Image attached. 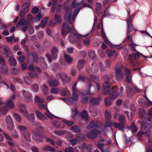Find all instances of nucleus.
<instances>
[{
	"mask_svg": "<svg viewBox=\"0 0 152 152\" xmlns=\"http://www.w3.org/2000/svg\"><path fill=\"white\" fill-rule=\"evenodd\" d=\"M110 86L111 85L108 81H105L103 85V94L104 95L109 94L110 99L113 100L118 96L119 94L117 93L118 89L117 86L113 87L112 90L110 91L109 89Z\"/></svg>",
	"mask_w": 152,
	"mask_h": 152,
	"instance_id": "f257e3e1",
	"label": "nucleus"
},
{
	"mask_svg": "<svg viewBox=\"0 0 152 152\" xmlns=\"http://www.w3.org/2000/svg\"><path fill=\"white\" fill-rule=\"evenodd\" d=\"M36 135L33 137V139L36 141L40 142H43L44 139H46L48 141L50 142V144L53 146L55 145L54 140L51 139L47 138L46 136L43 133H40L38 132H35Z\"/></svg>",
	"mask_w": 152,
	"mask_h": 152,
	"instance_id": "f03ea898",
	"label": "nucleus"
},
{
	"mask_svg": "<svg viewBox=\"0 0 152 152\" xmlns=\"http://www.w3.org/2000/svg\"><path fill=\"white\" fill-rule=\"evenodd\" d=\"M78 80L81 81L83 82H87L89 83L87 86V90H84L83 92L81 94L82 95H85L87 94L92 95L90 92V88L91 86V79L88 77H84L81 75L79 76Z\"/></svg>",
	"mask_w": 152,
	"mask_h": 152,
	"instance_id": "7ed1b4c3",
	"label": "nucleus"
},
{
	"mask_svg": "<svg viewBox=\"0 0 152 152\" xmlns=\"http://www.w3.org/2000/svg\"><path fill=\"white\" fill-rule=\"evenodd\" d=\"M115 76L118 80H121L124 77V73L122 72V66L120 63H117L115 68Z\"/></svg>",
	"mask_w": 152,
	"mask_h": 152,
	"instance_id": "20e7f679",
	"label": "nucleus"
},
{
	"mask_svg": "<svg viewBox=\"0 0 152 152\" xmlns=\"http://www.w3.org/2000/svg\"><path fill=\"white\" fill-rule=\"evenodd\" d=\"M66 2L64 3V9L66 11L64 16V18L66 20H69V24H72V22L71 19V9L70 8V6L66 5Z\"/></svg>",
	"mask_w": 152,
	"mask_h": 152,
	"instance_id": "39448f33",
	"label": "nucleus"
},
{
	"mask_svg": "<svg viewBox=\"0 0 152 152\" xmlns=\"http://www.w3.org/2000/svg\"><path fill=\"white\" fill-rule=\"evenodd\" d=\"M18 128L20 131L21 135L27 141H29L30 139L29 137V134L26 127L24 126H18Z\"/></svg>",
	"mask_w": 152,
	"mask_h": 152,
	"instance_id": "423d86ee",
	"label": "nucleus"
},
{
	"mask_svg": "<svg viewBox=\"0 0 152 152\" xmlns=\"http://www.w3.org/2000/svg\"><path fill=\"white\" fill-rule=\"evenodd\" d=\"M62 27L63 28L62 29L61 32L64 37L68 32L72 33L73 29H74L73 27L72 28L69 27L67 23H63Z\"/></svg>",
	"mask_w": 152,
	"mask_h": 152,
	"instance_id": "0eeeda50",
	"label": "nucleus"
},
{
	"mask_svg": "<svg viewBox=\"0 0 152 152\" xmlns=\"http://www.w3.org/2000/svg\"><path fill=\"white\" fill-rule=\"evenodd\" d=\"M100 131L99 130L94 129L88 133L87 135L88 137L93 139L97 137L98 135L100 134Z\"/></svg>",
	"mask_w": 152,
	"mask_h": 152,
	"instance_id": "6e6552de",
	"label": "nucleus"
},
{
	"mask_svg": "<svg viewBox=\"0 0 152 152\" xmlns=\"http://www.w3.org/2000/svg\"><path fill=\"white\" fill-rule=\"evenodd\" d=\"M59 76L64 83H68L71 81V77L65 73H59Z\"/></svg>",
	"mask_w": 152,
	"mask_h": 152,
	"instance_id": "1a4fd4ad",
	"label": "nucleus"
},
{
	"mask_svg": "<svg viewBox=\"0 0 152 152\" xmlns=\"http://www.w3.org/2000/svg\"><path fill=\"white\" fill-rule=\"evenodd\" d=\"M28 70L31 71L32 72L29 73V75L31 77H34L37 78L39 77L38 74L37 72H35L33 71L35 69L34 66L32 64H31L28 68Z\"/></svg>",
	"mask_w": 152,
	"mask_h": 152,
	"instance_id": "9d476101",
	"label": "nucleus"
},
{
	"mask_svg": "<svg viewBox=\"0 0 152 152\" xmlns=\"http://www.w3.org/2000/svg\"><path fill=\"white\" fill-rule=\"evenodd\" d=\"M90 77L91 79V82H94L96 83L98 91L100 90L101 89V86L98 83L99 80V77L93 74H91L90 76Z\"/></svg>",
	"mask_w": 152,
	"mask_h": 152,
	"instance_id": "9b49d317",
	"label": "nucleus"
},
{
	"mask_svg": "<svg viewBox=\"0 0 152 152\" xmlns=\"http://www.w3.org/2000/svg\"><path fill=\"white\" fill-rule=\"evenodd\" d=\"M125 73L126 75V80L128 83H130L132 82V76H131V72L130 70L126 67L124 68Z\"/></svg>",
	"mask_w": 152,
	"mask_h": 152,
	"instance_id": "f8f14e48",
	"label": "nucleus"
},
{
	"mask_svg": "<svg viewBox=\"0 0 152 152\" xmlns=\"http://www.w3.org/2000/svg\"><path fill=\"white\" fill-rule=\"evenodd\" d=\"M31 24L27 21L26 18L23 17L20 18L17 25V26L18 27V25L21 26H27V25H30Z\"/></svg>",
	"mask_w": 152,
	"mask_h": 152,
	"instance_id": "ddd939ff",
	"label": "nucleus"
},
{
	"mask_svg": "<svg viewBox=\"0 0 152 152\" xmlns=\"http://www.w3.org/2000/svg\"><path fill=\"white\" fill-rule=\"evenodd\" d=\"M22 95L25 97L26 99L28 101V102H30L32 101V96L28 91L23 90L22 91Z\"/></svg>",
	"mask_w": 152,
	"mask_h": 152,
	"instance_id": "4468645a",
	"label": "nucleus"
},
{
	"mask_svg": "<svg viewBox=\"0 0 152 152\" xmlns=\"http://www.w3.org/2000/svg\"><path fill=\"white\" fill-rule=\"evenodd\" d=\"M98 67L96 63L94 62L89 67V70L93 73H96L98 70Z\"/></svg>",
	"mask_w": 152,
	"mask_h": 152,
	"instance_id": "2eb2a0df",
	"label": "nucleus"
},
{
	"mask_svg": "<svg viewBox=\"0 0 152 152\" xmlns=\"http://www.w3.org/2000/svg\"><path fill=\"white\" fill-rule=\"evenodd\" d=\"M113 125L114 127L117 129L124 132V129L125 128V124L120 123H118L116 122L113 123Z\"/></svg>",
	"mask_w": 152,
	"mask_h": 152,
	"instance_id": "dca6fc26",
	"label": "nucleus"
},
{
	"mask_svg": "<svg viewBox=\"0 0 152 152\" xmlns=\"http://www.w3.org/2000/svg\"><path fill=\"white\" fill-rule=\"evenodd\" d=\"M81 118L82 120L86 122L88 121V117L87 112L85 110H83L81 113Z\"/></svg>",
	"mask_w": 152,
	"mask_h": 152,
	"instance_id": "f3484780",
	"label": "nucleus"
},
{
	"mask_svg": "<svg viewBox=\"0 0 152 152\" xmlns=\"http://www.w3.org/2000/svg\"><path fill=\"white\" fill-rule=\"evenodd\" d=\"M30 6V4L28 2H25L22 5V9L23 12L25 13H27L29 10Z\"/></svg>",
	"mask_w": 152,
	"mask_h": 152,
	"instance_id": "a211bd4d",
	"label": "nucleus"
},
{
	"mask_svg": "<svg viewBox=\"0 0 152 152\" xmlns=\"http://www.w3.org/2000/svg\"><path fill=\"white\" fill-rule=\"evenodd\" d=\"M50 86L51 87H56L58 86L59 83L58 81L56 80L50 79L48 81Z\"/></svg>",
	"mask_w": 152,
	"mask_h": 152,
	"instance_id": "6ab92c4d",
	"label": "nucleus"
},
{
	"mask_svg": "<svg viewBox=\"0 0 152 152\" xmlns=\"http://www.w3.org/2000/svg\"><path fill=\"white\" fill-rule=\"evenodd\" d=\"M61 93L62 96H68L70 94V92L67 88H64L61 90Z\"/></svg>",
	"mask_w": 152,
	"mask_h": 152,
	"instance_id": "aec40b11",
	"label": "nucleus"
},
{
	"mask_svg": "<svg viewBox=\"0 0 152 152\" xmlns=\"http://www.w3.org/2000/svg\"><path fill=\"white\" fill-rule=\"evenodd\" d=\"M127 129L131 131L132 133L136 132L138 131V128L135 125V124L134 122H132L131 124V127H127Z\"/></svg>",
	"mask_w": 152,
	"mask_h": 152,
	"instance_id": "412c9836",
	"label": "nucleus"
},
{
	"mask_svg": "<svg viewBox=\"0 0 152 152\" xmlns=\"http://www.w3.org/2000/svg\"><path fill=\"white\" fill-rule=\"evenodd\" d=\"M106 52L109 57H111L115 55H116V56L117 54V53H116V52L115 50H110L108 48H107L106 50Z\"/></svg>",
	"mask_w": 152,
	"mask_h": 152,
	"instance_id": "4be33fe9",
	"label": "nucleus"
},
{
	"mask_svg": "<svg viewBox=\"0 0 152 152\" xmlns=\"http://www.w3.org/2000/svg\"><path fill=\"white\" fill-rule=\"evenodd\" d=\"M102 7V5L100 3L98 2L96 3L95 12L96 14H100V11Z\"/></svg>",
	"mask_w": 152,
	"mask_h": 152,
	"instance_id": "5701e85b",
	"label": "nucleus"
},
{
	"mask_svg": "<svg viewBox=\"0 0 152 152\" xmlns=\"http://www.w3.org/2000/svg\"><path fill=\"white\" fill-rule=\"evenodd\" d=\"M51 54L53 59L55 60L57 56V53L58 52L57 48H52L51 49Z\"/></svg>",
	"mask_w": 152,
	"mask_h": 152,
	"instance_id": "b1692460",
	"label": "nucleus"
},
{
	"mask_svg": "<svg viewBox=\"0 0 152 152\" xmlns=\"http://www.w3.org/2000/svg\"><path fill=\"white\" fill-rule=\"evenodd\" d=\"M4 54L5 55L6 57L8 58L12 54V52L10 50V48H4Z\"/></svg>",
	"mask_w": 152,
	"mask_h": 152,
	"instance_id": "393cba45",
	"label": "nucleus"
},
{
	"mask_svg": "<svg viewBox=\"0 0 152 152\" xmlns=\"http://www.w3.org/2000/svg\"><path fill=\"white\" fill-rule=\"evenodd\" d=\"M39 63L41 67L44 69H46L47 67V64L44 61V58L41 57L40 58Z\"/></svg>",
	"mask_w": 152,
	"mask_h": 152,
	"instance_id": "a878e982",
	"label": "nucleus"
},
{
	"mask_svg": "<svg viewBox=\"0 0 152 152\" xmlns=\"http://www.w3.org/2000/svg\"><path fill=\"white\" fill-rule=\"evenodd\" d=\"M140 54H142L138 52H137L135 54H132V55H129V57L132 61L134 58L135 59L139 58L141 56Z\"/></svg>",
	"mask_w": 152,
	"mask_h": 152,
	"instance_id": "bb28decb",
	"label": "nucleus"
},
{
	"mask_svg": "<svg viewBox=\"0 0 152 152\" xmlns=\"http://www.w3.org/2000/svg\"><path fill=\"white\" fill-rule=\"evenodd\" d=\"M36 113L37 117L40 119L42 120H45L47 118L45 115L41 112L39 111H36Z\"/></svg>",
	"mask_w": 152,
	"mask_h": 152,
	"instance_id": "cd10ccee",
	"label": "nucleus"
},
{
	"mask_svg": "<svg viewBox=\"0 0 152 152\" xmlns=\"http://www.w3.org/2000/svg\"><path fill=\"white\" fill-rule=\"evenodd\" d=\"M10 64L12 66H15L17 64V61L15 57L12 56H11L9 60Z\"/></svg>",
	"mask_w": 152,
	"mask_h": 152,
	"instance_id": "c85d7f7f",
	"label": "nucleus"
},
{
	"mask_svg": "<svg viewBox=\"0 0 152 152\" xmlns=\"http://www.w3.org/2000/svg\"><path fill=\"white\" fill-rule=\"evenodd\" d=\"M52 123L53 125L56 127L59 128H62L63 127L62 123L60 121H55Z\"/></svg>",
	"mask_w": 152,
	"mask_h": 152,
	"instance_id": "c756f323",
	"label": "nucleus"
},
{
	"mask_svg": "<svg viewBox=\"0 0 152 152\" xmlns=\"http://www.w3.org/2000/svg\"><path fill=\"white\" fill-rule=\"evenodd\" d=\"M7 106L8 108L12 109L13 108L14 106V104L13 102L11 100V99L7 100L6 102Z\"/></svg>",
	"mask_w": 152,
	"mask_h": 152,
	"instance_id": "7c9ffc66",
	"label": "nucleus"
},
{
	"mask_svg": "<svg viewBox=\"0 0 152 152\" xmlns=\"http://www.w3.org/2000/svg\"><path fill=\"white\" fill-rule=\"evenodd\" d=\"M88 55L92 59H94L96 58V55L94 51L90 49L88 51Z\"/></svg>",
	"mask_w": 152,
	"mask_h": 152,
	"instance_id": "2f4dec72",
	"label": "nucleus"
},
{
	"mask_svg": "<svg viewBox=\"0 0 152 152\" xmlns=\"http://www.w3.org/2000/svg\"><path fill=\"white\" fill-rule=\"evenodd\" d=\"M100 99L99 96H98L97 98H93L91 100V103L94 104H97L99 103Z\"/></svg>",
	"mask_w": 152,
	"mask_h": 152,
	"instance_id": "473e14b6",
	"label": "nucleus"
},
{
	"mask_svg": "<svg viewBox=\"0 0 152 152\" xmlns=\"http://www.w3.org/2000/svg\"><path fill=\"white\" fill-rule=\"evenodd\" d=\"M85 62V61L83 60H80L78 62L77 67L79 69H82L83 68Z\"/></svg>",
	"mask_w": 152,
	"mask_h": 152,
	"instance_id": "72a5a7b5",
	"label": "nucleus"
},
{
	"mask_svg": "<svg viewBox=\"0 0 152 152\" xmlns=\"http://www.w3.org/2000/svg\"><path fill=\"white\" fill-rule=\"evenodd\" d=\"M8 107L7 106H1L0 107V110L1 113L3 114L6 113L9 110Z\"/></svg>",
	"mask_w": 152,
	"mask_h": 152,
	"instance_id": "f704fd0d",
	"label": "nucleus"
},
{
	"mask_svg": "<svg viewBox=\"0 0 152 152\" xmlns=\"http://www.w3.org/2000/svg\"><path fill=\"white\" fill-rule=\"evenodd\" d=\"M64 57L65 60L68 63H71L72 59V58L68 55L64 53Z\"/></svg>",
	"mask_w": 152,
	"mask_h": 152,
	"instance_id": "c9c22d12",
	"label": "nucleus"
},
{
	"mask_svg": "<svg viewBox=\"0 0 152 152\" xmlns=\"http://www.w3.org/2000/svg\"><path fill=\"white\" fill-rule=\"evenodd\" d=\"M48 17H45L44 19L42 20L40 26L42 28H44L47 22Z\"/></svg>",
	"mask_w": 152,
	"mask_h": 152,
	"instance_id": "e433bc0d",
	"label": "nucleus"
},
{
	"mask_svg": "<svg viewBox=\"0 0 152 152\" xmlns=\"http://www.w3.org/2000/svg\"><path fill=\"white\" fill-rule=\"evenodd\" d=\"M105 124L104 127L105 128L110 127L112 126V124L110 119H106L105 122Z\"/></svg>",
	"mask_w": 152,
	"mask_h": 152,
	"instance_id": "4c0bfd02",
	"label": "nucleus"
},
{
	"mask_svg": "<svg viewBox=\"0 0 152 152\" xmlns=\"http://www.w3.org/2000/svg\"><path fill=\"white\" fill-rule=\"evenodd\" d=\"M27 118L31 122H34L35 119L34 114L32 113L30 115H28L27 117Z\"/></svg>",
	"mask_w": 152,
	"mask_h": 152,
	"instance_id": "58836bf2",
	"label": "nucleus"
},
{
	"mask_svg": "<svg viewBox=\"0 0 152 152\" xmlns=\"http://www.w3.org/2000/svg\"><path fill=\"white\" fill-rule=\"evenodd\" d=\"M46 111L47 113H45V114L49 118H52L53 117H55L57 118H59L56 116L54 115L53 114L50 113V112L48 109L47 108L46 109Z\"/></svg>",
	"mask_w": 152,
	"mask_h": 152,
	"instance_id": "ea45409f",
	"label": "nucleus"
},
{
	"mask_svg": "<svg viewBox=\"0 0 152 152\" xmlns=\"http://www.w3.org/2000/svg\"><path fill=\"white\" fill-rule=\"evenodd\" d=\"M71 130L75 132H80L81 131L80 129L77 125H75L72 127Z\"/></svg>",
	"mask_w": 152,
	"mask_h": 152,
	"instance_id": "a19ab883",
	"label": "nucleus"
},
{
	"mask_svg": "<svg viewBox=\"0 0 152 152\" xmlns=\"http://www.w3.org/2000/svg\"><path fill=\"white\" fill-rule=\"evenodd\" d=\"M126 121L125 117L124 115H121L119 116V121L120 123L125 124L124 123Z\"/></svg>",
	"mask_w": 152,
	"mask_h": 152,
	"instance_id": "79ce46f5",
	"label": "nucleus"
},
{
	"mask_svg": "<svg viewBox=\"0 0 152 152\" xmlns=\"http://www.w3.org/2000/svg\"><path fill=\"white\" fill-rule=\"evenodd\" d=\"M24 80L25 83L27 85L30 84L32 81L31 78L29 76H27L24 77Z\"/></svg>",
	"mask_w": 152,
	"mask_h": 152,
	"instance_id": "37998d69",
	"label": "nucleus"
},
{
	"mask_svg": "<svg viewBox=\"0 0 152 152\" xmlns=\"http://www.w3.org/2000/svg\"><path fill=\"white\" fill-rule=\"evenodd\" d=\"M78 95L75 91H74L71 99L74 101H77L78 99Z\"/></svg>",
	"mask_w": 152,
	"mask_h": 152,
	"instance_id": "c03bdc74",
	"label": "nucleus"
},
{
	"mask_svg": "<svg viewBox=\"0 0 152 152\" xmlns=\"http://www.w3.org/2000/svg\"><path fill=\"white\" fill-rule=\"evenodd\" d=\"M105 48H102L99 49V53L100 56L101 58H103L105 56L104 49Z\"/></svg>",
	"mask_w": 152,
	"mask_h": 152,
	"instance_id": "a18cd8bd",
	"label": "nucleus"
},
{
	"mask_svg": "<svg viewBox=\"0 0 152 152\" xmlns=\"http://www.w3.org/2000/svg\"><path fill=\"white\" fill-rule=\"evenodd\" d=\"M55 19L56 22L58 23H61V16L58 14L55 15Z\"/></svg>",
	"mask_w": 152,
	"mask_h": 152,
	"instance_id": "49530a36",
	"label": "nucleus"
},
{
	"mask_svg": "<svg viewBox=\"0 0 152 152\" xmlns=\"http://www.w3.org/2000/svg\"><path fill=\"white\" fill-rule=\"evenodd\" d=\"M63 121L64 122L66 125L69 126H71L73 125L74 123V121H70L69 120H63Z\"/></svg>",
	"mask_w": 152,
	"mask_h": 152,
	"instance_id": "de8ad7c7",
	"label": "nucleus"
},
{
	"mask_svg": "<svg viewBox=\"0 0 152 152\" xmlns=\"http://www.w3.org/2000/svg\"><path fill=\"white\" fill-rule=\"evenodd\" d=\"M44 149L45 150H46L52 152H55V151L53 147L49 146V145L44 148Z\"/></svg>",
	"mask_w": 152,
	"mask_h": 152,
	"instance_id": "09e8293b",
	"label": "nucleus"
},
{
	"mask_svg": "<svg viewBox=\"0 0 152 152\" xmlns=\"http://www.w3.org/2000/svg\"><path fill=\"white\" fill-rule=\"evenodd\" d=\"M19 110L20 111L21 113H24L25 114L27 113L28 114L27 111L25 109L24 105L23 104H21L20 105Z\"/></svg>",
	"mask_w": 152,
	"mask_h": 152,
	"instance_id": "8fccbe9b",
	"label": "nucleus"
},
{
	"mask_svg": "<svg viewBox=\"0 0 152 152\" xmlns=\"http://www.w3.org/2000/svg\"><path fill=\"white\" fill-rule=\"evenodd\" d=\"M66 132L65 130L64 131H55V134L61 136L64 135Z\"/></svg>",
	"mask_w": 152,
	"mask_h": 152,
	"instance_id": "3c124183",
	"label": "nucleus"
},
{
	"mask_svg": "<svg viewBox=\"0 0 152 152\" xmlns=\"http://www.w3.org/2000/svg\"><path fill=\"white\" fill-rule=\"evenodd\" d=\"M72 111H74V112L72 113L71 116L72 118H74L75 116L78 114L79 112L78 110H77L76 108H75L74 109H72Z\"/></svg>",
	"mask_w": 152,
	"mask_h": 152,
	"instance_id": "603ef678",
	"label": "nucleus"
},
{
	"mask_svg": "<svg viewBox=\"0 0 152 152\" xmlns=\"http://www.w3.org/2000/svg\"><path fill=\"white\" fill-rule=\"evenodd\" d=\"M14 116L15 119L18 122H20L21 120V118L19 115L16 113H14Z\"/></svg>",
	"mask_w": 152,
	"mask_h": 152,
	"instance_id": "864d4df0",
	"label": "nucleus"
},
{
	"mask_svg": "<svg viewBox=\"0 0 152 152\" xmlns=\"http://www.w3.org/2000/svg\"><path fill=\"white\" fill-rule=\"evenodd\" d=\"M43 92L44 94L47 95L48 93V86L46 84L43 85Z\"/></svg>",
	"mask_w": 152,
	"mask_h": 152,
	"instance_id": "5fc2aeb1",
	"label": "nucleus"
},
{
	"mask_svg": "<svg viewBox=\"0 0 152 152\" xmlns=\"http://www.w3.org/2000/svg\"><path fill=\"white\" fill-rule=\"evenodd\" d=\"M33 57L34 61L36 63H37L38 62V57L37 53L34 52L33 54Z\"/></svg>",
	"mask_w": 152,
	"mask_h": 152,
	"instance_id": "6e6d98bb",
	"label": "nucleus"
},
{
	"mask_svg": "<svg viewBox=\"0 0 152 152\" xmlns=\"http://www.w3.org/2000/svg\"><path fill=\"white\" fill-rule=\"evenodd\" d=\"M81 8L80 7H78L74 11L73 13V17H76L78 13L80 12V10L81 9Z\"/></svg>",
	"mask_w": 152,
	"mask_h": 152,
	"instance_id": "4d7b16f0",
	"label": "nucleus"
},
{
	"mask_svg": "<svg viewBox=\"0 0 152 152\" xmlns=\"http://www.w3.org/2000/svg\"><path fill=\"white\" fill-rule=\"evenodd\" d=\"M27 19L28 20V21L30 23L34 19L33 16L30 14L27 15Z\"/></svg>",
	"mask_w": 152,
	"mask_h": 152,
	"instance_id": "13d9d810",
	"label": "nucleus"
},
{
	"mask_svg": "<svg viewBox=\"0 0 152 152\" xmlns=\"http://www.w3.org/2000/svg\"><path fill=\"white\" fill-rule=\"evenodd\" d=\"M94 122L93 120H91L90 123L88 124L87 126V128L88 129H90L94 127Z\"/></svg>",
	"mask_w": 152,
	"mask_h": 152,
	"instance_id": "bf43d9fd",
	"label": "nucleus"
},
{
	"mask_svg": "<svg viewBox=\"0 0 152 152\" xmlns=\"http://www.w3.org/2000/svg\"><path fill=\"white\" fill-rule=\"evenodd\" d=\"M104 102L105 105L106 107H109L110 106V104L111 103V102L110 101V99H109L107 98H105L104 100Z\"/></svg>",
	"mask_w": 152,
	"mask_h": 152,
	"instance_id": "052dcab7",
	"label": "nucleus"
},
{
	"mask_svg": "<svg viewBox=\"0 0 152 152\" xmlns=\"http://www.w3.org/2000/svg\"><path fill=\"white\" fill-rule=\"evenodd\" d=\"M105 117L106 119H110L111 118L110 113L107 110H106L105 112Z\"/></svg>",
	"mask_w": 152,
	"mask_h": 152,
	"instance_id": "680f3d73",
	"label": "nucleus"
},
{
	"mask_svg": "<svg viewBox=\"0 0 152 152\" xmlns=\"http://www.w3.org/2000/svg\"><path fill=\"white\" fill-rule=\"evenodd\" d=\"M78 141V140L76 139H72L69 140V142L72 146H74L77 143Z\"/></svg>",
	"mask_w": 152,
	"mask_h": 152,
	"instance_id": "e2e57ef3",
	"label": "nucleus"
},
{
	"mask_svg": "<svg viewBox=\"0 0 152 152\" xmlns=\"http://www.w3.org/2000/svg\"><path fill=\"white\" fill-rule=\"evenodd\" d=\"M83 44L86 46L88 45L90 43V40L88 38L83 40Z\"/></svg>",
	"mask_w": 152,
	"mask_h": 152,
	"instance_id": "0e129e2a",
	"label": "nucleus"
},
{
	"mask_svg": "<svg viewBox=\"0 0 152 152\" xmlns=\"http://www.w3.org/2000/svg\"><path fill=\"white\" fill-rule=\"evenodd\" d=\"M148 115L150 116V117L147 118V120L149 121H151L152 117V108L149 110Z\"/></svg>",
	"mask_w": 152,
	"mask_h": 152,
	"instance_id": "69168bd1",
	"label": "nucleus"
},
{
	"mask_svg": "<svg viewBox=\"0 0 152 152\" xmlns=\"http://www.w3.org/2000/svg\"><path fill=\"white\" fill-rule=\"evenodd\" d=\"M65 152H74L73 148L71 146L66 148L64 151Z\"/></svg>",
	"mask_w": 152,
	"mask_h": 152,
	"instance_id": "338daca9",
	"label": "nucleus"
},
{
	"mask_svg": "<svg viewBox=\"0 0 152 152\" xmlns=\"http://www.w3.org/2000/svg\"><path fill=\"white\" fill-rule=\"evenodd\" d=\"M146 152H152V145H149L148 146H146Z\"/></svg>",
	"mask_w": 152,
	"mask_h": 152,
	"instance_id": "774afa93",
	"label": "nucleus"
}]
</instances>
